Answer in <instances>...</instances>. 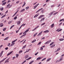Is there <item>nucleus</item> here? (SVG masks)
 I'll return each mask as SVG.
<instances>
[{"mask_svg":"<svg viewBox=\"0 0 64 64\" xmlns=\"http://www.w3.org/2000/svg\"><path fill=\"white\" fill-rule=\"evenodd\" d=\"M55 12V11H53L52 12H51L50 14H49L48 15H49V16H48V18H49V17H51V16H52V15L54 13V12Z\"/></svg>","mask_w":64,"mask_h":64,"instance_id":"1","label":"nucleus"},{"mask_svg":"<svg viewBox=\"0 0 64 64\" xmlns=\"http://www.w3.org/2000/svg\"><path fill=\"white\" fill-rule=\"evenodd\" d=\"M10 58V57L9 58L7 59L5 62L4 63H8V62H9V60Z\"/></svg>","mask_w":64,"mask_h":64,"instance_id":"2","label":"nucleus"},{"mask_svg":"<svg viewBox=\"0 0 64 64\" xmlns=\"http://www.w3.org/2000/svg\"><path fill=\"white\" fill-rule=\"evenodd\" d=\"M39 5V4H37L36 6H34V9H35L36 8V7L38 6Z\"/></svg>","mask_w":64,"mask_h":64,"instance_id":"3","label":"nucleus"},{"mask_svg":"<svg viewBox=\"0 0 64 64\" xmlns=\"http://www.w3.org/2000/svg\"><path fill=\"white\" fill-rule=\"evenodd\" d=\"M44 16V15H41L38 18V19H40L41 18H43Z\"/></svg>","mask_w":64,"mask_h":64,"instance_id":"4","label":"nucleus"},{"mask_svg":"<svg viewBox=\"0 0 64 64\" xmlns=\"http://www.w3.org/2000/svg\"><path fill=\"white\" fill-rule=\"evenodd\" d=\"M42 58H41V57H39L38 58L36 59V60L38 61V60H40V59H42Z\"/></svg>","mask_w":64,"mask_h":64,"instance_id":"5","label":"nucleus"},{"mask_svg":"<svg viewBox=\"0 0 64 64\" xmlns=\"http://www.w3.org/2000/svg\"><path fill=\"white\" fill-rule=\"evenodd\" d=\"M42 32H43V31H42L41 32H40L38 35V36H40V35H41V34H42Z\"/></svg>","mask_w":64,"mask_h":64,"instance_id":"6","label":"nucleus"},{"mask_svg":"<svg viewBox=\"0 0 64 64\" xmlns=\"http://www.w3.org/2000/svg\"><path fill=\"white\" fill-rule=\"evenodd\" d=\"M26 35V33L25 34H24L22 35L20 37V38H22V37H23L25 36V35Z\"/></svg>","mask_w":64,"mask_h":64,"instance_id":"7","label":"nucleus"},{"mask_svg":"<svg viewBox=\"0 0 64 64\" xmlns=\"http://www.w3.org/2000/svg\"><path fill=\"white\" fill-rule=\"evenodd\" d=\"M43 9V8H42L41 9L39 10H38L36 12V13H38V12H40V11H41Z\"/></svg>","mask_w":64,"mask_h":64,"instance_id":"8","label":"nucleus"},{"mask_svg":"<svg viewBox=\"0 0 64 64\" xmlns=\"http://www.w3.org/2000/svg\"><path fill=\"white\" fill-rule=\"evenodd\" d=\"M39 15V14H37L34 17V18H36V17H37L38 15Z\"/></svg>","mask_w":64,"mask_h":64,"instance_id":"9","label":"nucleus"},{"mask_svg":"<svg viewBox=\"0 0 64 64\" xmlns=\"http://www.w3.org/2000/svg\"><path fill=\"white\" fill-rule=\"evenodd\" d=\"M49 32V31L48 30H46L44 31V33H48Z\"/></svg>","mask_w":64,"mask_h":64,"instance_id":"10","label":"nucleus"},{"mask_svg":"<svg viewBox=\"0 0 64 64\" xmlns=\"http://www.w3.org/2000/svg\"><path fill=\"white\" fill-rule=\"evenodd\" d=\"M12 52H13L12 51L10 52L9 53H8L7 54V56H9V55H10V54H12Z\"/></svg>","mask_w":64,"mask_h":64,"instance_id":"11","label":"nucleus"},{"mask_svg":"<svg viewBox=\"0 0 64 64\" xmlns=\"http://www.w3.org/2000/svg\"><path fill=\"white\" fill-rule=\"evenodd\" d=\"M9 37H8L6 38H5L4 39V40H8V39H9Z\"/></svg>","mask_w":64,"mask_h":64,"instance_id":"12","label":"nucleus"},{"mask_svg":"<svg viewBox=\"0 0 64 64\" xmlns=\"http://www.w3.org/2000/svg\"><path fill=\"white\" fill-rule=\"evenodd\" d=\"M25 10L24 9H23L20 10V13H21V12H23V11H25Z\"/></svg>","mask_w":64,"mask_h":64,"instance_id":"13","label":"nucleus"},{"mask_svg":"<svg viewBox=\"0 0 64 64\" xmlns=\"http://www.w3.org/2000/svg\"><path fill=\"white\" fill-rule=\"evenodd\" d=\"M3 25H4L2 23L0 24V27H3Z\"/></svg>","mask_w":64,"mask_h":64,"instance_id":"14","label":"nucleus"},{"mask_svg":"<svg viewBox=\"0 0 64 64\" xmlns=\"http://www.w3.org/2000/svg\"><path fill=\"white\" fill-rule=\"evenodd\" d=\"M5 59H6V58H4V59H3V60L0 61V64L1 62H3V61H4V60H5Z\"/></svg>","mask_w":64,"mask_h":64,"instance_id":"15","label":"nucleus"},{"mask_svg":"<svg viewBox=\"0 0 64 64\" xmlns=\"http://www.w3.org/2000/svg\"><path fill=\"white\" fill-rule=\"evenodd\" d=\"M45 19V18H42V19H41L40 20V22H42V21H43Z\"/></svg>","mask_w":64,"mask_h":64,"instance_id":"16","label":"nucleus"},{"mask_svg":"<svg viewBox=\"0 0 64 64\" xmlns=\"http://www.w3.org/2000/svg\"><path fill=\"white\" fill-rule=\"evenodd\" d=\"M20 21H18L17 22V24L18 25H19V24H20Z\"/></svg>","mask_w":64,"mask_h":64,"instance_id":"17","label":"nucleus"},{"mask_svg":"<svg viewBox=\"0 0 64 64\" xmlns=\"http://www.w3.org/2000/svg\"><path fill=\"white\" fill-rule=\"evenodd\" d=\"M6 3L7 2H4L2 4V5H5L6 4Z\"/></svg>","mask_w":64,"mask_h":64,"instance_id":"18","label":"nucleus"},{"mask_svg":"<svg viewBox=\"0 0 64 64\" xmlns=\"http://www.w3.org/2000/svg\"><path fill=\"white\" fill-rule=\"evenodd\" d=\"M54 24H52L51 26V28H52L54 27Z\"/></svg>","mask_w":64,"mask_h":64,"instance_id":"19","label":"nucleus"},{"mask_svg":"<svg viewBox=\"0 0 64 64\" xmlns=\"http://www.w3.org/2000/svg\"><path fill=\"white\" fill-rule=\"evenodd\" d=\"M10 4H9L7 6L6 8H9V7H10Z\"/></svg>","mask_w":64,"mask_h":64,"instance_id":"20","label":"nucleus"},{"mask_svg":"<svg viewBox=\"0 0 64 64\" xmlns=\"http://www.w3.org/2000/svg\"><path fill=\"white\" fill-rule=\"evenodd\" d=\"M51 58H49L46 60V62H48V61H50L51 60Z\"/></svg>","mask_w":64,"mask_h":64,"instance_id":"21","label":"nucleus"},{"mask_svg":"<svg viewBox=\"0 0 64 64\" xmlns=\"http://www.w3.org/2000/svg\"><path fill=\"white\" fill-rule=\"evenodd\" d=\"M55 46V44H54L50 46V47L51 48H52V47H54Z\"/></svg>","mask_w":64,"mask_h":64,"instance_id":"22","label":"nucleus"},{"mask_svg":"<svg viewBox=\"0 0 64 64\" xmlns=\"http://www.w3.org/2000/svg\"><path fill=\"white\" fill-rule=\"evenodd\" d=\"M64 39L63 38H61L59 40L60 41H63V40H64Z\"/></svg>","mask_w":64,"mask_h":64,"instance_id":"23","label":"nucleus"},{"mask_svg":"<svg viewBox=\"0 0 64 64\" xmlns=\"http://www.w3.org/2000/svg\"><path fill=\"white\" fill-rule=\"evenodd\" d=\"M24 4H23L22 6V7H23L24 6H25V4H26V3L25 2H24Z\"/></svg>","mask_w":64,"mask_h":64,"instance_id":"24","label":"nucleus"},{"mask_svg":"<svg viewBox=\"0 0 64 64\" xmlns=\"http://www.w3.org/2000/svg\"><path fill=\"white\" fill-rule=\"evenodd\" d=\"M25 58H26H26H28L29 56H28V55H26V56H25Z\"/></svg>","mask_w":64,"mask_h":64,"instance_id":"25","label":"nucleus"},{"mask_svg":"<svg viewBox=\"0 0 64 64\" xmlns=\"http://www.w3.org/2000/svg\"><path fill=\"white\" fill-rule=\"evenodd\" d=\"M30 29V28H28V29L26 30V31H25V32H26V33L27 32H28V31H29V30Z\"/></svg>","mask_w":64,"mask_h":64,"instance_id":"26","label":"nucleus"},{"mask_svg":"<svg viewBox=\"0 0 64 64\" xmlns=\"http://www.w3.org/2000/svg\"><path fill=\"white\" fill-rule=\"evenodd\" d=\"M36 40H34L32 42V43H34V42H36Z\"/></svg>","mask_w":64,"mask_h":64,"instance_id":"27","label":"nucleus"},{"mask_svg":"<svg viewBox=\"0 0 64 64\" xmlns=\"http://www.w3.org/2000/svg\"><path fill=\"white\" fill-rule=\"evenodd\" d=\"M6 14H5V15H4L3 16H2L1 17V18H4V17H5V16H6Z\"/></svg>","mask_w":64,"mask_h":64,"instance_id":"28","label":"nucleus"},{"mask_svg":"<svg viewBox=\"0 0 64 64\" xmlns=\"http://www.w3.org/2000/svg\"><path fill=\"white\" fill-rule=\"evenodd\" d=\"M4 9V8H0V10L1 11H3Z\"/></svg>","mask_w":64,"mask_h":64,"instance_id":"29","label":"nucleus"},{"mask_svg":"<svg viewBox=\"0 0 64 64\" xmlns=\"http://www.w3.org/2000/svg\"><path fill=\"white\" fill-rule=\"evenodd\" d=\"M58 12H56L54 13L53 14V15H56V14H58Z\"/></svg>","mask_w":64,"mask_h":64,"instance_id":"30","label":"nucleus"},{"mask_svg":"<svg viewBox=\"0 0 64 64\" xmlns=\"http://www.w3.org/2000/svg\"><path fill=\"white\" fill-rule=\"evenodd\" d=\"M37 34H38V33H36L35 34H34V36H35Z\"/></svg>","mask_w":64,"mask_h":64,"instance_id":"31","label":"nucleus"},{"mask_svg":"<svg viewBox=\"0 0 64 64\" xmlns=\"http://www.w3.org/2000/svg\"><path fill=\"white\" fill-rule=\"evenodd\" d=\"M17 39H16L14 40V41H12V42H14H14H15L16 41H17Z\"/></svg>","mask_w":64,"mask_h":64,"instance_id":"32","label":"nucleus"},{"mask_svg":"<svg viewBox=\"0 0 64 64\" xmlns=\"http://www.w3.org/2000/svg\"><path fill=\"white\" fill-rule=\"evenodd\" d=\"M26 45H25L24 46H23V48H22V49H24V48H25L26 47Z\"/></svg>","mask_w":64,"mask_h":64,"instance_id":"33","label":"nucleus"},{"mask_svg":"<svg viewBox=\"0 0 64 64\" xmlns=\"http://www.w3.org/2000/svg\"><path fill=\"white\" fill-rule=\"evenodd\" d=\"M16 58H18V56H19V54H17L16 55Z\"/></svg>","mask_w":64,"mask_h":64,"instance_id":"34","label":"nucleus"},{"mask_svg":"<svg viewBox=\"0 0 64 64\" xmlns=\"http://www.w3.org/2000/svg\"><path fill=\"white\" fill-rule=\"evenodd\" d=\"M48 43H50V42H51V40H50L49 41H48L47 42Z\"/></svg>","mask_w":64,"mask_h":64,"instance_id":"35","label":"nucleus"},{"mask_svg":"<svg viewBox=\"0 0 64 64\" xmlns=\"http://www.w3.org/2000/svg\"><path fill=\"white\" fill-rule=\"evenodd\" d=\"M46 59V58H45L42 60H41V61H44Z\"/></svg>","mask_w":64,"mask_h":64,"instance_id":"36","label":"nucleus"},{"mask_svg":"<svg viewBox=\"0 0 64 64\" xmlns=\"http://www.w3.org/2000/svg\"><path fill=\"white\" fill-rule=\"evenodd\" d=\"M12 22V21H10L8 23V24H10V23H11Z\"/></svg>","mask_w":64,"mask_h":64,"instance_id":"37","label":"nucleus"},{"mask_svg":"<svg viewBox=\"0 0 64 64\" xmlns=\"http://www.w3.org/2000/svg\"><path fill=\"white\" fill-rule=\"evenodd\" d=\"M53 43H54V42H52L50 44V46H51V45H52L53 44Z\"/></svg>","mask_w":64,"mask_h":64,"instance_id":"38","label":"nucleus"},{"mask_svg":"<svg viewBox=\"0 0 64 64\" xmlns=\"http://www.w3.org/2000/svg\"><path fill=\"white\" fill-rule=\"evenodd\" d=\"M17 16H16L15 17H14V20H16V19H17Z\"/></svg>","mask_w":64,"mask_h":64,"instance_id":"39","label":"nucleus"},{"mask_svg":"<svg viewBox=\"0 0 64 64\" xmlns=\"http://www.w3.org/2000/svg\"><path fill=\"white\" fill-rule=\"evenodd\" d=\"M60 48H59L57 50V51H59V50H60Z\"/></svg>","mask_w":64,"mask_h":64,"instance_id":"40","label":"nucleus"},{"mask_svg":"<svg viewBox=\"0 0 64 64\" xmlns=\"http://www.w3.org/2000/svg\"><path fill=\"white\" fill-rule=\"evenodd\" d=\"M25 25H26V24H22V26H25Z\"/></svg>","mask_w":64,"mask_h":64,"instance_id":"41","label":"nucleus"},{"mask_svg":"<svg viewBox=\"0 0 64 64\" xmlns=\"http://www.w3.org/2000/svg\"><path fill=\"white\" fill-rule=\"evenodd\" d=\"M40 50H43V48L42 47L40 48Z\"/></svg>","mask_w":64,"mask_h":64,"instance_id":"42","label":"nucleus"},{"mask_svg":"<svg viewBox=\"0 0 64 64\" xmlns=\"http://www.w3.org/2000/svg\"><path fill=\"white\" fill-rule=\"evenodd\" d=\"M64 20V19L60 20L59 22H61V21H63V20Z\"/></svg>","mask_w":64,"mask_h":64,"instance_id":"43","label":"nucleus"},{"mask_svg":"<svg viewBox=\"0 0 64 64\" xmlns=\"http://www.w3.org/2000/svg\"><path fill=\"white\" fill-rule=\"evenodd\" d=\"M38 53H39V52H37V53H36L35 54V55L36 56L37 55V54H38Z\"/></svg>","mask_w":64,"mask_h":64,"instance_id":"44","label":"nucleus"},{"mask_svg":"<svg viewBox=\"0 0 64 64\" xmlns=\"http://www.w3.org/2000/svg\"><path fill=\"white\" fill-rule=\"evenodd\" d=\"M6 1V0H4L2 1V3H4V2H5Z\"/></svg>","mask_w":64,"mask_h":64,"instance_id":"45","label":"nucleus"},{"mask_svg":"<svg viewBox=\"0 0 64 64\" xmlns=\"http://www.w3.org/2000/svg\"><path fill=\"white\" fill-rule=\"evenodd\" d=\"M3 52H4V51H2V52H1L0 54H3Z\"/></svg>","mask_w":64,"mask_h":64,"instance_id":"46","label":"nucleus"},{"mask_svg":"<svg viewBox=\"0 0 64 64\" xmlns=\"http://www.w3.org/2000/svg\"><path fill=\"white\" fill-rule=\"evenodd\" d=\"M62 30V29H61L59 30L58 31V32H60V31H61Z\"/></svg>","mask_w":64,"mask_h":64,"instance_id":"47","label":"nucleus"},{"mask_svg":"<svg viewBox=\"0 0 64 64\" xmlns=\"http://www.w3.org/2000/svg\"><path fill=\"white\" fill-rule=\"evenodd\" d=\"M41 43V42H40L38 43V45H40V44Z\"/></svg>","mask_w":64,"mask_h":64,"instance_id":"48","label":"nucleus"},{"mask_svg":"<svg viewBox=\"0 0 64 64\" xmlns=\"http://www.w3.org/2000/svg\"><path fill=\"white\" fill-rule=\"evenodd\" d=\"M6 30V28H4L3 29V31H5Z\"/></svg>","mask_w":64,"mask_h":64,"instance_id":"49","label":"nucleus"},{"mask_svg":"<svg viewBox=\"0 0 64 64\" xmlns=\"http://www.w3.org/2000/svg\"><path fill=\"white\" fill-rule=\"evenodd\" d=\"M45 24V22H44V23L42 24L41 25V26H42V25H44V24Z\"/></svg>","mask_w":64,"mask_h":64,"instance_id":"50","label":"nucleus"},{"mask_svg":"<svg viewBox=\"0 0 64 64\" xmlns=\"http://www.w3.org/2000/svg\"><path fill=\"white\" fill-rule=\"evenodd\" d=\"M39 27V26H37L36 28H35L36 29H37V28L38 27Z\"/></svg>","mask_w":64,"mask_h":64,"instance_id":"51","label":"nucleus"},{"mask_svg":"<svg viewBox=\"0 0 64 64\" xmlns=\"http://www.w3.org/2000/svg\"><path fill=\"white\" fill-rule=\"evenodd\" d=\"M29 50H30V49H29L28 50H26V51L27 52H28L29 51Z\"/></svg>","mask_w":64,"mask_h":64,"instance_id":"52","label":"nucleus"},{"mask_svg":"<svg viewBox=\"0 0 64 64\" xmlns=\"http://www.w3.org/2000/svg\"><path fill=\"white\" fill-rule=\"evenodd\" d=\"M22 26L21 25L20 26V27L19 28V29H18V30H20V29H21V27H22Z\"/></svg>","mask_w":64,"mask_h":64,"instance_id":"53","label":"nucleus"},{"mask_svg":"<svg viewBox=\"0 0 64 64\" xmlns=\"http://www.w3.org/2000/svg\"><path fill=\"white\" fill-rule=\"evenodd\" d=\"M20 2V1H17L16 2V4H18V3H19V2Z\"/></svg>","mask_w":64,"mask_h":64,"instance_id":"54","label":"nucleus"},{"mask_svg":"<svg viewBox=\"0 0 64 64\" xmlns=\"http://www.w3.org/2000/svg\"><path fill=\"white\" fill-rule=\"evenodd\" d=\"M10 43H8L7 45V46H10Z\"/></svg>","mask_w":64,"mask_h":64,"instance_id":"55","label":"nucleus"},{"mask_svg":"<svg viewBox=\"0 0 64 64\" xmlns=\"http://www.w3.org/2000/svg\"><path fill=\"white\" fill-rule=\"evenodd\" d=\"M8 48L6 47L5 48V50H8Z\"/></svg>","mask_w":64,"mask_h":64,"instance_id":"56","label":"nucleus"},{"mask_svg":"<svg viewBox=\"0 0 64 64\" xmlns=\"http://www.w3.org/2000/svg\"><path fill=\"white\" fill-rule=\"evenodd\" d=\"M16 58V57H15V56H14V57H13V58L12 60H14V59H15Z\"/></svg>","mask_w":64,"mask_h":64,"instance_id":"57","label":"nucleus"},{"mask_svg":"<svg viewBox=\"0 0 64 64\" xmlns=\"http://www.w3.org/2000/svg\"><path fill=\"white\" fill-rule=\"evenodd\" d=\"M29 7L28 6L26 8V10H27V9H29Z\"/></svg>","mask_w":64,"mask_h":64,"instance_id":"58","label":"nucleus"},{"mask_svg":"<svg viewBox=\"0 0 64 64\" xmlns=\"http://www.w3.org/2000/svg\"><path fill=\"white\" fill-rule=\"evenodd\" d=\"M12 44L14 45L15 44V42H12Z\"/></svg>","mask_w":64,"mask_h":64,"instance_id":"59","label":"nucleus"},{"mask_svg":"<svg viewBox=\"0 0 64 64\" xmlns=\"http://www.w3.org/2000/svg\"><path fill=\"white\" fill-rule=\"evenodd\" d=\"M32 58H31V57H30L29 58H28L29 60H30V59H31Z\"/></svg>","mask_w":64,"mask_h":64,"instance_id":"60","label":"nucleus"},{"mask_svg":"<svg viewBox=\"0 0 64 64\" xmlns=\"http://www.w3.org/2000/svg\"><path fill=\"white\" fill-rule=\"evenodd\" d=\"M50 1V0H46V2H48V1Z\"/></svg>","mask_w":64,"mask_h":64,"instance_id":"61","label":"nucleus"},{"mask_svg":"<svg viewBox=\"0 0 64 64\" xmlns=\"http://www.w3.org/2000/svg\"><path fill=\"white\" fill-rule=\"evenodd\" d=\"M46 5V4H44L43 6V7H45V6Z\"/></svg>","mask_w":64,"mask_h":64,"instance_id":"62","label":"nucleus"},{"mask_svg":"<svg viewBox=\"0 0 64 64\" xmlns=\"http://www.w3.org/2000/svg\"><path fill=\"white\" fill-rule=\"evenodd\" d=\"M12 5H10V7H9V8H10V7H12Z\"/></svg>","mask_w":64,"mask_h":64,"instance_id":"63","label":"nucleus"},{"mask_svg":"<svg viewBox=\"0 0 64 64\" xmlns=\"http://www.w3.org/2000/svg\"><path fill=\"white\" fill-rule=\"evenodd\" d=\"M30 62H31V63H33V62H34V60H32V61Z\"/></svg>","mask_w":64,"mask_h":64,"instance_id":"64","label":"nucleus"}]
</instances>
